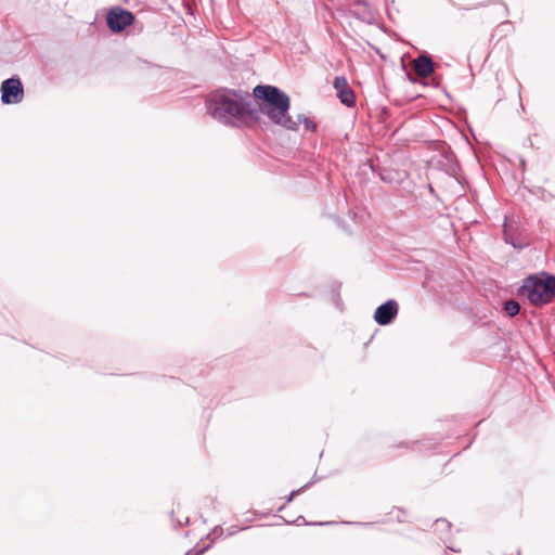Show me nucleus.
I'll return each mask as SVG.
<instances>
[{
	"mask_svg": "<svg viewBox=\"0 0 555 555\" xmlns=\"http://www.w3.org/2000/svg\"><path fill=\"white\" fill-rule=\"evenodd\" d=\"M253 96L261 102L263 115L269 120L286 130H298V122L289 116V96L280 88L270 85H258L253 90Z\"/></svg>",
	"mask_w": 555,
	"mask_h": 555,
	"instance_id": "1",
	"label": "nucleus"
},
{
	"mask_svg": "<svg viewBox=\"0 0 555 555\" xmlns=\"http://www.w3.org/2000/svg\"><path fill=\"white\" fill-rule=\"evenodd\" d=\"M244 90L221 89L211 92L206 100L207 113L216 120L228 126L241 125L242 100Z\"/></svg>",
	"mask_w": 555,
	"mask_h": 555,
	"instance_id": "2",
	"label": "nucleus"
},
{
	"mask_svg": "<svg viewBox=\"0 0 555 555\" xmlns=\"http://www.w3.org/2000/svg\"><path fill=\"white\" fill-rule=\"evenodd\" d=\"M518 295L526 296L535 307L550 304L555 296V275L544 272L527 276L518 289Z\"/></svg>",
	"mask_w": 555,
	"mask_h": 555,
	"instance_id": "3",
	"label": "nucleus"
},
{
	"mask_svg": "<svg viewBox=\"0 0 555 555\" xmlns=\"http://www.w3.org/2000/svg\"><path fill=\"white\" fill-rule=\"evenodd\" d=\"M1 102L5 105L18 104L24 99V88L18 77H11L1 83Z\"/></svg>",
	"mask_w": 555,
	"mask_h": 555,
	"instance_id": "4",
	"label": "nucleus"
},
{
	"mask_svg": "<svg viewBox=\"0 0 555 555\" xmlns=\"http://www.w3.org/2000/svg\"><path fill=\"white\" fill-rule=\"evenodd\" d=\"M134 21V15L122 8L116 7L108 11L106 24L113 33H120Z\"/></svg>",
	"mask_w": 555,
	"mask_h": 555,
	"instance_id": "5",
	"label": "nucleus"
},
{
	"mask_svg": "<svg viewBox=\"0 0 555 555\" xmlns=\"http://www.w3.org/2000/svg\"><path fill=\"white\" fill-rule=\"evenodd\" d=\"M240 99L242 102V109H241V124L244 121L245 117H248L249 119L254 121H259L261 115H263V111L261 107V102L258 101V107L253 106V94L250 95L247 91L244 93H240Z\"/></svg>",
	"mask_w": 555,
	"mask_h": 555,
	"instance_id": "6",
	"label": "nucleus"
},
{
	"mask_svg": "<svg viewBox=\"0 0 555 555\" xmlns=\"http://www.w3.org/2000/svg\"><path fill=\"white\" fill-rule=\"evenodd\" d=\"M398 314V304L393 299H389L386 302L377 307L374 313V320L379 325H388Z\"/></svg>",
	"mask_w": 555,
	"mask_h": 555,
	"instance_id": "7",
	"label": "nucleus"
},
{
	"mask_svg": "<svg viewBox=\"0 0 555 555\" xmlns=\"http://www.w3.org/2000/svg\"><path fill=\"white\" fill-rule=\"evenodd\" d=\"M412 68L420 78H428L435 72V63L428 54L423 53L413 60Z\"/></svg>",
	"mask_w": 555,
	"mask_h": 555,
	"instance_id": "8",
	"label": "nucleus"
},
{
	"mask_svg": "<svg viewBox=\"0 0 555 555\" xmlns=\"http://www.w3.org/2000/svg\"><path fill=\"white\" fill-rule=\"evenodd\" d=\"M337 98L347 107H353L356 105V96L351 88H345V90H339V92H337Z\"/></svg>",
	"mask_w": 555,
	"mask_h": 555,
	"instance_id": "9",
	"label": "nucleus"
},
{
	"mask_svg": "<svg viewBox=\"0 0 555 555\" xmlns=\"http://www.w3.org/2000/svg\"><path fill=\"white\" fill-rule=\"evenodd\" d=\"M504 311L509 317H516L520 311V306H519L518 301H516L514 299H509V300L505 301V304H504Z\"/></svg>",
	"mask_w": 555,
	"mask_h": 555,
	"instance_id": "10",
	"label": "nucleus"
},
{
	"mask_svg": "<svg viewBox=\"0 0 555 555\" xmlns=\"http://www.w3.org/2000/svg\"><path fill=\"white\" fill-rule=\"evenodd\" d=\"M294 121H297L298 126L302 122L305 125V128L309 131L317 130V124L312 119H310L304 115H298L297 119H294Z\"/></svg>",
	"mask_w": 555,
	"mask_h": 555,
	"instance_id": "11",
	"label": "nucleus"
},
{
	"mask_svg": "<svg viewBox=\"0 0 555 555\" xmlns=\"http://www.w3.org/2000/svg\"><path fill=\"white\" fill-rule=\"evenodd\" d=\"M503 238H504L505 243L512 245L513 247L522 248V245L520 243H517L515 237L512 234H509V232L507 231L506 228L504 229V232H503Z\"/></svg>",
	"mask_w": 555,
	"mask_h": 555,
	"instance_id": "12",
	"label": "nucleus"
},
{
	"mask_svg": "<svg viewBox=\"0 0 555 555\" xmlns=\"http://www.w3.org/2000/svg\"><path fill=\"white\" fill-rule=\"evenodd\" d=\"M334 88L337 92H339V90H345V88L350 87L348 86L347 79L344 76H337L334 80Z\"/></svg>",
	"mask_w": 555,
	"mask_h": 555,
	"instance_id": "13",
	"label": "nucleus"
},
{
	"mask_svg": "<svg viewBox=\"0 0 555 555\" xmlns=\"http://www.w3.org/2000/svg\"><path fill=\"white\" fill-rule=\"evenodd\" d=\"M436 530H450L451 524L444 519H437L435 522Z\"/></svg>",
	"mask_w": 555,
	"mask_h": 555,
	"instance_id": "14",
	"label": "nucleus"
},
{
	"mask_svg": "<svg viewBox=\"0 0 555 555\" xmlns=\"http://www.w3.org/2000/svg\"><path fill=\"white\" fill-rule=\"evenodd\" d=\"M310 485H311V482H308L307 485H305L304 487L299 488L298 490L292 491L289 496H288V499H287V502H291L298 493H300L301 491L307 489Z\"/></svg>",
	"mask_w": 555,
	"mask_h": 555,
	"instance_id": "15",
	"label": "nucleus"
},
{
	"mask_svg": "<svg viewBox=\"0 0 555 555\" xmlns=\"http://www.w3.org/2000/svg\"><path fill=\"white\" fill-rule=\"evenodd\" d=\"M206 551V547H203L198 551L193 552L192 550L188 551L184 555H203Z\"/></svg>",
	"mask_w": 555,
	"mask_h": 555,
	"instance_id": "16",
	"label": "nucleus"
},
{
	"mask_svg": "<svg viewBox=\"0 0 555 555\" xmlns=\"http://www.w3.org/2000/svg\"><path fill=\"white\" fill-rule=\"evenodd\" d=\"M236 532V529L234 527H232L229 531V535H232Z\"/></svg>",
	"mask_w": 555,
	"mask_h": 555,
	"instance_id": "17",
	"label": "nucleus"
},
{
	"mask_svg": "<svg viewBox=\"0 0 555 555\" xmlns=\"http://www.w3.org/2000/svg\"><path fill=\"white\" fill-rule=\"evenodd\" d=\"M406 76L410 81H415L410 73H406Z\"/></svg>",
	"mask_w": 555,
	"mask_h": 555,
	"instance_id": "18",
	"label": "nucleus"
},
{
	"mask_svg": "<svg viewBox=\"0 0 555 555\" xmlns=\"http://www.w3.org/2000/svg\"><path fill=\"white\" fill-rule=\"evenodd\" d=\"M379 177H380V179H382L383 181H388L387 176H384V175H382V173H380V175H379Z\"/></svg>",
	"mask_w": 555,
	"mask_h": 555,
	"instance_id": "19",
	"label": "nucleus"
},
{
	"mask_svg": "<svg viewBox=\"0 0 555 555\" xmlns=\"http://www.w3.org/2000/svg\"><path fill=\"white\" fill-rule=\"evenodd\" d=\"M476 7H474L473 9H475ZM460 10H470L472 8H463V7H459Z\"/></svg>",
	"mask_w": 555,
	"mask_h": 555,
	"instance_id": "20",
	"label": "nucleus"
},
{
	"mask_svg": "<svg viewBox=\"0 0 555 555\" xmlns=\"http://www.w3.org/2000/svg\"><path fill=\"white\" fill-rule=\"evenodd\" d=\"M300 519H304V517L299 516L296 521L298 522Z\"/></svg>",
	"mask_w": 555,
	"mask_h": 555,
	"instance_id": "21",
	"label": "nucleus"
},
{
	"mask_svg": "<svg viewBox=\"0 0 555 555\" xmlns=\"http://www.w3.org/2000/svg\"><path fill=\"white\" fill-rule=\"evenodd\" d=\"M516 555H520V551H517V554Z\"/></svg>",
	"mask_w": 555,
	"mask_h": 555,
	"instance_id": "22",
	"label": "nucleus"
}]
</instances>
